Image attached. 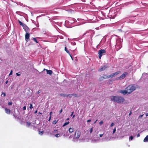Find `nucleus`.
Segmentation results:
<instances>
[{"mask_svg":"<svg viewBox=\"0 0 148 148\" xmlns=\"http://www.w3.org/2000/svg\"><path fill=\"white\" fill-rule=\"evenodd\" d=\"M64 50L65 51L68 53L69 54V55L70 54V52H69V51L66 48V47H65V49H64Z\"/></svg>","mask_w":148,"mask_h":148,"instance_id":"aec40b11","label":"nucleus"},{"mask_svg":"<svg viewBox=\"0 0 148 148\" xmlns=\"http://www.w3.org/2000/svg\"><path fill=\"white\" fill-rule=\"evenodd\" d=\"M69 123V122H65L64 124L63 125V127H64L67 125Z\"/></svg>","mask_w":148,"mask_h":148,"instance_id":"c85d7f7f","label":"nucleus"},{"mask_svg":"<svg viewBox=\"0 0 148 148\" xmlns=\"http://www.w3.org/2000/svg\"><path fill=\"white\" fill-rule=\"evenodd\" d=\"M125 101V99L123 97L118 96V98L117 99V103H123Z\"/></svg>","mask_w":148,"mask_h":148,"instance_id":"39448f33","label":"nucleus"},{"mask_svg":"<svg viewBox=\"0 0 148 148\" xmlns=\"http://www.w3.org/2000/svg\"><path fill=\"white\" fill-rule=\"evenodd\" d=\"M37 110H36V111H35V113H37Z\"/></svg>","mask_w":148,"mask_h":148,"instance_id":"680f3d73","label":"nucleus"},{"mask_svg":"<svg viewBox=\"0 0 148 148\" xmlns=\"http://www.w3.org/2000/svg\"><path fill=\"white\" fill-rule=\"evenodd\" d=\"M62 109H61L59 111L60 112V113H61V112H62Z\"/></svg>","mask_w":148,"mask_h":148,"instance_id":"09e8293b","label":"nucleus"},{"mask_svg":"<svg viewBox=\"0 0 148 148\" xmlns=\"http://www.w3.org/2000/svg\"><path fill=\"white\" fill-rule=\"evenodd\" d=\"M116 128H114V129H113V134H114L116 132Z\"/></svg>","mask_w":148,"mask_h":148,"instance_id":"72a5a7b5","label":"nucleus"},{"mask_svg":"<svg viewBox=\"0 0 148 148\" xmlns=\"http://www.w3.org/2000/svg\"><path fill=\"white\" fill-rule=\"evenodd\" d=\"M103 134H100L99 135V137H102L103 136Z\"/></svg>","mask_w":148,"mask_h":148,"instance_id":"c03bdc74","label":"nucleus"},{"mask_svg":"<svg viewBox=\"0 0 148 148\" xmlns=\"http://www.w3.org/2000/svg\"><path fill=\"white\" fill-rule=\"evenodd\" d=\"M131 112H130V113L129 114V115H131Z\"/></svg>","mask_w":148,"mask_h":148,"instance_id":"0e129e2a","label":"nucleus"},{"mask_svg":"<svg viewBox=\"0 0 148 148\" xmlns=\"http://www.w3.org/2000/svg\"><path fill=\"white\" fill-rule=\"evenodd\" d=\"M140 136V134H137V137H139Z\"/></svg>","mask_w":148,"mask_h":148,"instance_id":"603ef678","label":"nucleus"},{"mask_svg":"<svg viewBox=\"0 0 148 148\" xmlns=\"http://www.w3.org/2000/svg\"><path fill=\"white\" fill-rule=\"evenodd\" d=\"M103 79L104 78L103 76L100 77L99 79L100 81H102Z\"/></svg>","mask_w":148,"mask_h":148,"instance_id":"cd10ccee","label":"nucleus"},{"mask_svg":"<svg viewBox=\"0 0 148 148\" xmlns=\"http://www.w3.org/2000/svg\"><path fill=\"white\" fill-rule=\"evenodd\" d=\"M46 71L47 73L50 75H51L53 73V72L51 70H46Z\"/></svg>","mask_w":148,"mask_h":148,"instance_id":"4468645a","label":"nucleus"},{"mask_svg":"<svg viewBox=\"0 0 148 148\" xmlns=\"http://www.w3.org/2000/svg\"><path fill=\"white\" fill-rule=\"evenodd\" d=\"M98 138L97 139H94V141L95 142H98V141H100V142H102L101 141H100V140H98L100 138Z\"/></svg>","mask_w":148,"mask_h":148,"instance_id":"4be33fe9","label":"nucleus"},{"mask_svg":"<svg viewBox=\"0 0 148 148\" xmlns=\"http://www.w3.org/2000/svg\"><path fill=\"white\" fill-rule=\"evenodd\" d=\"M114 125V123H112L111 125H110V126L111 127H112Z\"/></svg>","mask_w":148,"mask_h":148,"instance_id":"ea45409f","label":"nucleus"},{"mask_svg":"<svg viewBox=\"0 0 148 148\" xmlns=\"http://www.w3.org/2000/svg\"><path fill=\"white\" fill-rule=\"evenodd\" d=\"M143 115H140L139 117V118H141L143 117Z\"/></svg>","mask_w":148,"mask_h":148,"instance_id":"a18cd8bd","label":"nucleus"},{"mask_svg":"<svg viewBox=\"0 0 148 148\" xmlns=\"http://www.w3.org/2000/svg\"><path fill=\"white\" fill-rule=\"evenodd\" d=\"M69 55H70V57H71V58L72 59V60H73V59L72 57V56H71V54H69Z\"/></svg>","mask_w":148,"mask_h":148,"instance_id":"864d4df0","label":"nucleus"},{"mask_svg":"<svg viewBox=\"0 0 148 148\" xmlns=\"http://www.w3.org/2000/svg\"><path fill=\"white\" fill-rule=\"evenodd\" d=\"M143 141L144 142H148V135L146 136L145 138L144 139Z\"/></svg>","mask_w":148,"mask_h":148,"instance_id":"dca6fc26","label":"nucleus"},{"mask_svg":"<svg viewBox=\"0 0 148 148\" xmlns=\"http://www.w3.org/2000/svg\"><path fill=\"white\" fill-rule=\"evenodd\" d=\"M51 116H50L49 118V120H48L49 121H50V120H51Z\"/></svg>","mask_w":148,"mask_h":148,"instance_id":"de8ad7c7","label":"nucleus"},{"mask_svg":"<svg viewBox=\"0 0 148 148\" xmlns=\"http://www.w3.org/2000/svg\"><path fill=\"white\" fill-rule=\"evenodd\" d=\"M58 121V120H55V121H53V122L52 123L53 124H55L57 123Z\"/></svg>","mask_w":148,"mask_h":148,"instance_id":"393cba45","label":"nucleus"},{"mask_svg":"<svg viewBox=\"0 0 148 148\" xmlns=\"http://www.w3.org/2000/svg\"><path fill=\"white\" fill-rule=\"evenodd\" d=\"M16 75L18 76H20L21 75V74H19V73H16Z\"/></svg>","mask_w":148,"mask_h":148,"instance_id":"a19ab883","label":"nucleus"},{"mask_svg":"<svg viewBox=\"0 0 148 148\" xmlns=\"http://www.w3.org/2000/svg\"><path fill=\"white\" fill-rule=\"evenodd\" d=\"M41 90H39L37 92V94H39L41 92Z\"/></svg>","mask_w":148,"mask_h":148,"instance_id":"37998d69","label":"nucleus"},{"mask_svg":"<svg viewBox=\"0 0 148 148\" xmlns=\"http://www.w3.org/2000/svg\"><path fill=\"white\" fill-rule=\"evenodd\" d=\"M5 113L8 114H10V109H8L6 108H5Z\"/></svg>","mask_w":148,"mask_h":148,"instance_id":"ddd939ff","label":"nucleus"},{"mask_svg":"<svg viewBox=\"0 0 148 148\" xmlns=\"http://www.w3.org/2000/svg\"><path fill=\"white\" fill-rule=\"evenodd\" d=\"M30 34L29 33L27 32H26V34L25 35V38L26 41H27V40L29 39Z\"/></svg>","mask_w":148,"mask_h":148,"instance_id":"f8f14e48","label":"nucleus"},{"mask_svg":"<svg viewBox=\"0 0 148 148\" xmlns=\"http://www.w3.org/2000/svg\"><path fill=\"white\" fill-rule=\"evenodd\" d=\"M133 139V137L132 136H131L129 138V141L132 140Z\"/></svg>","mask_w":148,"mask_h":148,"instance_id":"c756f323","label":"nucleus"},{"mask_svg":"<svg viewBox=\"0 0 148 148\" xmlns=\"http://www.w3.org/2000/svg\"><path fill=\"white\" fill-rule=\"evenodd\" d=\"M71 19L73 21H70V23H73L75 22L76 21V20L74 18H71Z\"/></svg>","mask_w":148,"mask_h":148,"instance_id":"412c9836","label":"nucleus"},{"mask_svg":"<svg viewBox=\"0 0 148 148\" xmlns=\"http://www.w3.org/2000/svg\"><path fill=\"white\" fill-rule=\"evenodd\" d=\"M106 51L104 49H101L98 51L99 57V59H101L102 56L104 55Z\"/></svg>","mask_w":148,"mask_h":148,"instance_id":"20e7f679","label":"nucleus"},{"mask_svg":"<svg viewBox=\"0 0 148 148\" xmlns=\"http://www.w3.org/2000/svg\"><path fill=\"white\" fill-rule=\"evenodd\" d=\"M136 88L135 86L131 85L128 86L124 90H122L119 91L120 92L125 95L129 94L134 91Z\"/></svg>","mask_w":148,"mask_h":148,"instance_id":"f257e3e1","label":"nucleus"},{"mask_svg":"<svg viewBox=\"0 0 148 148\" xmlns=\"http://www.w3.org/2000/svg\"><path fill=\"white\" fill-rule=\"evenodd\" d=\"M91 121V120L90 119H89V120H87V122H90Z\"/></svg>","mask_w":148,"mask_h":148,"instance_id":"49530a36","label":"nucleus"},{"mask_svg":"<svg viewBox=\"0 0 148 148\" xmlns=\"http://www.w3.org/2000/svg\"><path fill=\"white\" fill-rule=\"evenodd\" d=\"M23 110H25L26 109V106H24L23 108Z\"/></svg>","mask_w":148,"mask_h":148,"instance_id":"58836bf2","label":"nucleus"},{"mask_svg":"<svg viewBox=\"0 0 148 148\" xmlns=\"http://www.w3.org/2000/svg\"><path fill=\"white\" fill-rule=\"evenodd\" d=\"M69 120V118H68L66 119V120Z\"/></svg>","mask_w":148,"mask_h":148,"instance_id":"338daca9","label":"nucleus"},{"mask_svg":"<svg viewBox=\"0 0 148 148\" xmlns=\"http://www.w3.org/2000/svg\"><path fill=\"white\" fill-rule=\"evenodd\" d=\"M52 113V112H51L50 113V116H51Z\"/></svg>","mask_w":148,"mask_h":148,"instance_id":"13d9d810","label":"nucleus"},{"mask_svg":"<svg viewBox=\"0 0 148 148\" xmlns=\"http://www.w3.org/2000/svg\"><path fill=\"white\" fill-rule=\"evenodd\" d=\"M69 131L70 133H72L74 131V129L73 127H71L69 128Z\"/></svg>","mask_w":148,"mask_h":148,"instance_id":"2eb2a0df","label":"nucleus"},{"mask_svg":"<svg viewBox=\"0 0 148 148\" xmlns=\"http://www.w3.org/2000/svg\"><path fill=\"white\" fill-rule=\"evenodd\" d=\"M80 134L81 133L79 131H76L75 133V138L77 139L80 136Z\"/></svg>","mask_w":148,"mask_h":148,"instance_id":"0eeeda50","label":"nucleus"},{"mask_svg":"<svg viewBox=\"0 0 148 148\" xmlns=\"http://www.w3.org/2000/svg\"><path fill=\"white\" fill-rule=\"evenodd\" d=\"M103 123V122L102 121H101L99 123L100 125H102Z\"/></svg>","mask_w":148,"mask_h":148,"instance_id":"4c0bfd02","label":"nucleus"},{"mask_svg":"<svg viewBox=\"0 0 148 148\" xmlns=\"http://www.w3.org/2000/svg\"><path fill=\"white\" fill-rule=\"evenodd\" d=\"M74 113V112H72L71 114V116H72L73 115V114Z\"/></svg>","mask_w":148,"mask_h":148,"instance_id":"5fc2aeb1","label":"nucleus"},{"mask_svg":"<svg viewBox=\"0 0 148 148\" xmlns=\"http://www.w3.org/2000/svg\"><path fill=\"white\" fill-rule=\"evenodd\" d=\"M61 95L62 96H65V95H62V94H61Z\"/></svg>","mask_w":148,"mask_h":148,"instance_id":"052dcab7","label":"nucleus"},{"mask_svg":"<svg viewBox=\"0 0 148 148\" xmlns=\"http://www.w3.org/2000/svg\"><path fill=\"white\" fill-rule=\"evenodd\" d=\"M116 49L117 51L120 49L122 47V43L120 39H117L116 40Z\"/></svg>","mask_w":148,"mask_h":148,"instance_id":"7ed1b4c3","label":"nucleus"},{"mask_svg":"<svg viewBox=\"0 0 148 148\" xmlns=\"http://www.w3.org/2000/svg\"><path fill=\"white\" fill-rule=\"evenodd\" d=\"M8 81L7 80V81H6L5 82V84H7L8 83Z\"/></svg>","mask_w":148,"mask_h":148,"instance_id":"6e6d98bb","label":"nucleus"},{"mask_svg":"<svg viewBox=\"0 0 148 148\" xmlns=\"http://www.w3.org/2000/svg\"><path fill=\"white\" fill-rule=\"evenodd\" d=\"M127 72H125L121 76H120L119 77L120 79H123L125 77L126 75H127Z\"/></svg>","mask_w":148,"mask_h":148,"instance_id":"9d476101","label":"nucleus"},{"mask_svg":"<svg viewBox=\"0 0 148 148\" xmlns=\"http://www.w3.org/2000/svg\"><path fill=\"white\" fill-rule=\"evenodd\" d=\"M44 133V132L43 131H39V134H40L41 135H42Z\"/></svg>","mask_w":148,"mask_h":148,"instance_id":"5701e85b","label":"nucleus"},{"mask_svg":"<svg viewBox=\"0 0 148 148\" xmlns=\"http://www.w3.org/2000/svg\"><path fill=\"white\" fill-rule=\"evenodd\" d=\"M33 40L35 41V42L36 43H37L38 42V41L36 39V38H33Z\"/></svg>","mask_w":148,"mask_h":148,"instance_id":"7c9ffc66","label":"nucleus"},{"mask_svg":"<svg viewBox=\"0 0 148 148\" xmlns=\"http://www.w3.org/2000/svg\"><path fill=\"white\" fill-rule=\"evenodd\" d=\"M108 133V136H106L104 138H100L98 140L101 141H109L110 140V138H111V133L110 132H107L106 134Z\"/></svg>","mask_w":148,"mask_h":148,"instance_id":"f03ea898","label":"nucleus"},{"mask_svg":"<svg viewBox=\"0 0 148 148\" xmlns=\"http://www.w3.org/2000/svg\"><path fill=\"white\" fill-rule=\"evenodd\" d=\"M71 95V96H72L73 95V94H72V95Z\"/></svg>","mask_w":148,"mask_h":148,"instance_id":"774afa93","label":"nucleus"},{"mask_svg":"<svg viewBox=\"0 0 148 148\" xmlns=\"http://www.w3.org/2000/svg\"><path fill=\"white\" fill-rule=\"evenodd\" d=\"M18 22L19 23L20 25L22 26L23 27V26L25 25V24L21 22L19 20H18Z\"/></svg>","mask_w":148,"mask_h":148,"instance_id":"f3484780","label":"nucleus"},{"mask_svg":"<svg viewBox=\"0 0 148 148\" xmlns=\"http://www.w3.org/2000/svg\"><path fill=\"white\" fill-rule=\"evenodd\" d=\"M58 130H55L53 132V133L55 134L58 133Z\"/></svg>","mask_w":148,"mask_h":148,"instance_id":"473e14b6","label":"nucleus"},{"mask_svg":"<svg viewBox=\"0 0 148 148\" xmlns=\"http://www.w3.org/2000/svg\"><path fill=\"white\" fill-rule=\"evenodd\" d=\"M123 133H125V135L124 136H123L122 137H123L125 136H127V132L126 131H124Z\"/></svg>","mask_w":148,"mask_h":148,"instance_id":"b1692460","label":"nucleus"},{"mask_svg":"<svg viewBox=\"0 0 148 148\" xmlns=\"http://www.w3.org/2000/svg\"><path fill=\"white\" fill-rule=\"evenodd\" d=\"M73 45H76V43L75 42H73L71 43Z\"/></svg>","mask_w":148,"mask_h":148,"instance_id":"79ce46f5","label":"nucleus"},{"mask_svg":"<svg viewBox=\"0 0 148 148\" xmlns=\"http://www.w3.org/2000/svg\"><path fill=\"white\" fill-rule=\"evenodd\" d=\"M33 108V106H32V104H30V106L29 108L30 109H32V108Z\"/></svg>","mask_w":148,"mask_h":148,"instance_id":"f704fd0d","label":"nucleus"},{"mask_svg":"<svg viewBox=\"0 0 148 148\" xmlns=\"http://www.w3.org/2000/svg\"><path fill=\"white\" fill-rule=\"evenodd\" d=\"M31 123L29 122H27L26 123V126L27 127H29Z\"/></svg>","mask_w":148,"mask_h":148,"instance_id":"bb28decb","label":"nucleus"},{"mask_svg":"<svg viewBox=\"0 0 148 148\" xmlns=\"http://www.w3.org/2000/svg\"><path fill=\"white\" fill-rule=\"evenodd\" d=\"M55 136L57 137L58 138L61 136V134H57L55 135Z\"/></svg>","mask_w":148,"mask_h":148,"instance_id":"a211bd4d","label":"nucleus"},{"mask_svg":"<svg viewBox=\"0 0 148 148\" xmlns=\"http://www.w3.org/2000/svg\"><path fill=\"white\" fill-rule=\"evenodd\" d=\"M46 70H47V69H44L43 70H44V71H45V70H46Z\"/></svg>","mask_w":148,"mask_h":148,"instance_id":"e2e57ef3","label":"nucleus"},{"mask_svg":"<svg viewBox=\"0 0 148 148\" xmlns=\"http://www.w3.org/2000/svg\"><path fill=\"white\" fill-rule=\"evenodd\" d=\"M110 98L111 101L117 102L118 96H111L110 97Z\"/></svg>","mask_w":148,"mask_h":148,"instance_id":"423d86ee","label":"nucleus"},{"mask_svg":"<svg viewBox=\"0 0 148 148\" xmlns=\"http://www.w3.org/2000/svg\"><path fill=\"white\" fill-rule=\"evenodd\" d=\"M90 31H87L86 32V33H85L83 35H84L86 34V33H88V32H89V31H90Z\"/></svg>","mask_w":148,"mask_h":148,"instance_id":"3c124183","label":"nucleus"},{"mask_svg":"<svg viewBox=\"0 0 148 148\" xmlns=\"http://www.w3.org/2000/svg\"><path fill=\"white\" fill-rule=\"evenodd\" d=\"M12 103L11 102H9L8 103V104L9 106H10L12 105Z\"/></svg>","mask_w":148,"mask_h":148,"instance_id":"c9c22d12","label":"nucleus"},{"mask_svg":"<svg viewBox=\"0 0 148 148\" xmlns=\"http://www.w3.org/2000/svg\"><path fill=\"white\" fill-rule=\"evenodd\" d=\"M12 71L11 70L9 74V75H12Z\"/></svg>","mask_w":148,"mask_h":148,"instance_id":"e433bc0d","label":"nucleus"},{"mask_svg":"<svg viewBox=\"0 0 148 148\" xmlns=\"http://www.w3.org/2000/svg\"><path fill=\"white\" fill-rule=\"evenodd\" d=\"M23 29L25 30L26 32H28L29 31V28L26 26V25H25L23 27Z\"/></svg>","mask_w":148,"mask_h":148,"instance_id":"9b49d317","label":"nucleus"},{"mask_svg":"<svg viewBox=\"0 0 148 148\" xmlns=\"http://www.w3.org/2000/svg\"><path fill=\"white\" fill-rule=\"evenodd\" d=\"M93 131V127H92L90 129V130L89 131V132H90V134H91L92 132Z\"/></svg>","mask_w":148,"mask_h":148,"instance_id":"a878e982","label":"nucleus"},{"mask_svg":"<svg viewBox=\"0 0 148 148\" xmlns=\"http://www.w3.org/2000/svg\"><path fill=\"white\" fill-rule=\"evenodd\" d=\"M103 77L104 79H107L108 78H110V77H109V75L108 76V75H104V76H103Z\"/></svg>","mask_w":148,"mask_h":148,"instance_id":"6ab92c4d","label":"nucleus"},{"mask_svg":"<svg viewBox=\"0 0 148 148\" xmlns=\"http://www.w3.org/2000/svg\"><path fill=\"white\" fill-rule=\"evenodd\" d=\"M3 95L4 97L5 96V94L3 92H2L1 93V95Z\"/></svg>","mask_w":148,"mask_h":148,"instance_id":"2f4dec72","label":"nucleus"},{"mask_svg":"<svg viewBox=\"0 0 148 148\" xmlns=\"http://www.w3.org/2000/svg\"><path fill=\"white\" fill-rule=\"evenodd\" d=\"M36 26L37 27H39V24H36Z\"/></svg>","mask_w":148,"mask_h":148,"instance_id":"8fccbe9b","label":"nucleus"},{"mask_svg":"<svg viewBox=\"0 0 148 148\" xmlns=\"http://www.w3.org/2000/svg\"><path fill=\"white\" fill-rule=\"evenodd\" d=\"M97 121V120H96V121L94 122V123H95L96 122V121Z\"/></svg>","mask_w":148,"mask_h":148,"instance_id":"69168bd1","label":"nucleus"},{"mask_svg":"<svg viewBox=\"0 0 148 148\" xmlns=\"http://www.w3.org/2000/svg\"><path fill=\"white\" fill-rule=\"evenodd\" d=\"M108 67L107 65H105L103 66H101L100 68L99 69V71H101L104 70L106 68Z\"/></svg>","mask_w":148,"mask_h":148,"instance_id":"1a4fd4ad","label":"nucleus"},{"mask_svg":"<svg viewBox=\"0 0 148 148\" xmlns=\"http://www.w3.org/2000/svg\"><path fill=\"white\" fill-rule=\"evenodd\" d=\"M75 117V115H73V117H72V118H74V117Z\"/></svg>","mask_w":148,"mask_h":148,"instance_id":"bf43d9fd","label":"nucleus"},{"mask_svg":"<svg viewBox=\"0 0 148 148\" xmlns=\"http://www.w3.org/2000/svg\"><path fill=\"white\" fill-rule=\"evenodd\" d=\"M120 73V71H117L116 72L113 73H112V74L110 75H109V77H110V78H112L114 77H115V76L119 74Z\"/></svg>","mask_w":148,"mask_h":148,"instance_id":"6e6552de","label":"nucleus"},{"mask_svg":"<svg viewBox=\"0 0 148 148\" xmlns=\"http://www.w3.org/2000/svg\"><path fill=\"white\" fill-rule=\"evenodd\" d=\"M145 115H146V116H148V113H146L145 114Z\"/></svg>","mask_w":148,"mask_h":148,"instance_id":"4d7b16f0","label":"nucleus"}]
</instances>
